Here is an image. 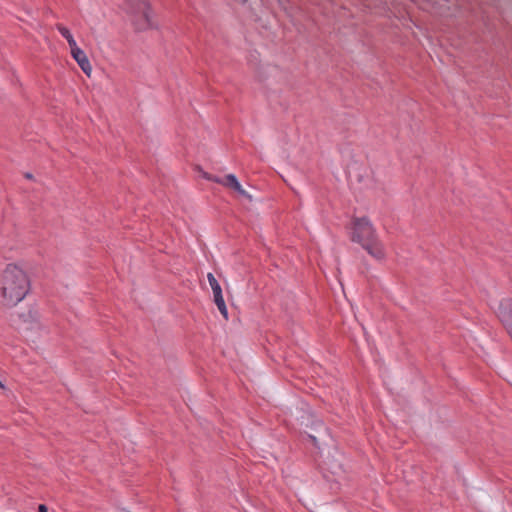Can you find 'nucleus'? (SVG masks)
<instances>
[{"instance_id":"obj_1","label":"nucleus","mask_w":512,"mask_h":512,"mask_svg":"<svg viewBox=\"0 0 512 512\" xmlns=\"http://www.w3.org/2000/svg\"><path fill=\"white\" fill-rule=\"evenodd\" d=\"M29 289V277L20 266L8 264L0 272V300L4 306L12 307L21 302Z\"/></svg>"},{"instance_id":"obj_2","label":"nucleus","mask_w":512,"mask_h":512,"mask_svg":"<svg viewBox=\"0 0 512 512\" xmlns=\"http://www.w3.org/2000/svg\"><path fill=\"white\" fill-rule=\"evenodd\" d=\"M352 241L359 243L367 253L377 260L385 258V249L370 220L366 217L353 220Z\"/></svg>"},{"instance_id":"obj_3","label":"nucleus","mask_w":512,"mask_h":512,"mask_svg":"<svg viewBox=\"0 0 512 512\" xmlns=\"http://www.w3.org/2000/svg\"><path fill=\"white\" fill-rule=\"evenodd\" d=\"M19 331H21L28 340L35 342L45 332L46 329L40 321L39 313L36 310H27L17 315L14 320Z\"/></svg>"},{"instance_id":"obj_4","label":"nucleus","mask_w":512,"mask_h":512,"mask_svg":"<svg viewBox=\"0 0 512 512\" xmlns=\"http://www.w3.org/2000/svg\"><path fill=\"white\" fill-rule=\"evenodd\" d=\"M127 6V10L133 16L134 25L138 31L154 27L147 0H128Z\"/></svg>"},{"instance_id":"obj_5","label":"nucleus","mask_w":512,"mask_h":512,"mask_svg":"<svg viewBox=\"0 0 512 512\" xmlns=\"http://www.w3.org/2000/svg\"><path fill=\"white\" fill-rule=\"evenodd\" d=\"M207 279H208V282L213 291L214 302H215L217 308L219 309V311L223 315V317L225 319H228V311H227V307H226V304H225V301H224V298L222 295L221 286L219 285L218 281L216 280V278L214 277V275L212 273H208Z\"/></svg>"},{"instance_id":"obj_6","label":"nucleus","mask_w":512,"mask_h":512,"mask_svg":"<svg viewBox=\"0 0 512 512\" xmlns=\"http://www.w3.org/2000/svg\"><path fill=\"white\" fill-rule=\"evenodd\" d=\"M71 55L74 60L77 62L81 70L87 75L90 76L92 72V66L85 52L80 49L78 46L71 49Z\"/></svg>"},{"instance_id":"obj_7","label":"nucleus","mask_w":512,"mask_h":512,"mask_svg":"<svg viewBox=\"0 0 512 512\" xmlns=\"http://www.w3.org/2000/svg\"><path fill=\"white\" fill-rule=\"evenodd\" d=\"M226 188L237 192L240 196L247 198L249 201L252 200V196L242 188L241 184L237 180L234 174H227L225 186Z\"/></svg>"},{"instance_id":"obj_8","label":"nucleus","mask_w":512,"mask_h":512,"mask_svg":"<svg viewBox=\"0 0 512 512\" xmlns=\"http://www.w3.org/2000/svg\"><path fill=\"white\" fill-rule=\"evenodd\" d=\"M57 29L61 33V35L67 40L70 49L77 47L76 41L74 40L72 34L70 33L69 29H67L65 26L61 24H57Z\"/></svg>"},{"instance_id":"obj_9","label":"nucleus","mask_w":512,"mask_h":512,"mask_svg":"<svg viewBox=\"0 0 512 512\" xmlns=\"http://www.w3.org/2000/svg\"><path fill=\"white\" fill-rule=\"evenodd\" d=\"M211 181L216 182V183H218V184H221V185L225 186L226 175H225L223 178L212 176Z\"/></svg>"},{"instance_id":"obj_10","label":"nucleus","mask_w":512,"mask_h":512,"mask_svg":"<svg viewBox=\"0 0 512 512\" xmlns=\"http://www.w3.org/2000/svg\"><path fill=\"white\" fill-rule=\"evenodd\" d=\"M38 512H48L47 506L44 504L39 505Z\"/></svg>"},{"instance_id":"obj_11","label":"nucleus","mask_w":512,"mask_h":512,"mask_svg":"<svg viewBox=\"0 0 512 512\" xmlns=\"http://www.w3.org/2000/svg\"><path fill=\"white\" fill-rule=\"evenodd\" d=\"M202 176H203L205 179L209 180V181H211V179H212V175H210V174H208V173H206V172H203V173H202Z\"/></svg>"},{"instance_id":"obj_12","label":"nucleus","mask_w":512,"mask_h":512,"mask_svg":"<svg viewBox=\"0 0 512 512\" xmlns=\"http://www.w3.org/2000/svg\"><path fill=\"white\" fill-rule=\"evenodd\" d=\"M25 177H26L27 179H33V175H32V174H30V173H26V174H25Z\"/></svg>"},{"instance_id":"obj_13","label":"nucleus","mask_w":512,"mask_h":512,"mask_svg":"<svg viewBox=\"0 0 512 512\" xmlns=\"http://www.w3.org/2000/svg\"><path fill=\"white\" fill-rule=\"evenodd\" d=\"M0 388L5 389V386L1 381H0Z\"/></svg>"},{"instance_id":"obj_14","label":"nucleus","mask_w":512,"mask_h":512,"mask_svg":"<svg viewBox=\"0 0 512 512\" xmlns=\"http://www.w3.org/2000/svg\"><path fill=\"white\" fill-rule=\"evenodd\" d=\"M310 438L313 440V442H316V438L314 436L310 435Z\"/></svg>"},{"instance_id":"obj_15","label":"nucleus","mask_w":512,"mask_h":512,"mask_svg":"<svg viewBox=\"0 0 512 512\" xmlns=\"http://www.w3.org/2000/svg\"><path fill=\"white\" fill-rule=\"evenodd\" d=\"M239 2L245 3L247 0H238Z\"/></svg>"}]
</instances>
